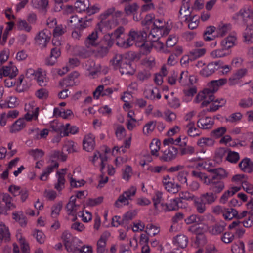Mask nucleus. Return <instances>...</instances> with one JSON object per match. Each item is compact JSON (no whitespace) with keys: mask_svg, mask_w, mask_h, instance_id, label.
<instances>
[{"mask_svg":"<svg viewBox=\"0 0 253 253\" xmlns=\"http://www.w3.org/2000/svg\"><path fill=\"white\" fill-rule=\"evenodd\" d=\"M237 16L241 17L242 21L247 28L253 25V12L249 9H241L237 13Z\"/></svg>","mask_w":253,"mask_h":253,"instance_id":"nucleus-9","label":"nucleus"},{"mask_svg":"<svg viewBox=\"0 0 253 253\" xmlns=\"http://www.w3.org/2000/svg\"><path fill=\"white\" fill-rule=\"evenodd\" d=\"M83 143V148L85 151H91L94 149L95 146L94 137L91 134L86 135L84 137Z\"/></svg>","mask_w":253,"mask_h":253,"instance_id":"nucleus-20","label":"nucleus"},{"mask_svg":"<svg viewBox=\"0 0 253 253\" xmlns=\"http://www.w3.org/2000/svg\"><path fill=\"white\" fill-rule=\"evenodd\" d=\"M151 74L149 70H143L139 71L137 75L138 80L140 81H144L148 80L151 77Z\"/></svg>","mask_w":253,"mask_h":253,"instance_id":"nucleus-63","label":"nucleus"},{"mask_svg":"<svg viewBox=\"0 0 253 253\" xmlns=\"http://www.w3.org/2000/svg\"><path fill=\"white\" fill-rule=\"evenodd\" d=\"M18 72L17 68L10 62L8 66H3L0 69V78L3 76H9L10 79H12L16 76Z\"/></svg>","mask_w":253,"mask_h":253,"instance_id":"nucleus-8","label":"nucleus"},{"mask_svg":"<svg viewBox=\"0 0 253 253\" xmlns=\"http://www.w3.org/2000/svg\"><path fill=\"white\" fill-rule=\"evenodd\" d=\"M214 141L211 138H202L199 139L197 142V144L201 147L204 146H211L213 145Z\"/></svg>","mask_w":253,"mask_h":253,"instance_id":"nucleus-56","label":"nucleus"},{"mask_svg":"<svg viewBox=\"0 0 253 253\" xmlns=\"http://www.w3.org/2000/svg\"><path fill=\"white\" fill-rule=\"evenodd\" d=\"M226 223L223 221L216 223L215 224L209 227V232L212 235L221 234L225 230Z\"/></svg>","mask_w":253,"mask_h":253,"instance_id":"nucleus-13","label":"nucleus"},{"mask_svg":"<svg viewBox=\"0 0 253 253\" xmlns=\"http://www.w3.org/2000/svg\"><path fill=\"white\" fill-rule=\"evenodd\" d=\"M174 242L176 246L184 249L187 245L188 238L184 235H179L175 238Z\"/></svg>","mask_w":253,"mask_h":253,"instance_id":"nucleus-37","label":"nucleus"},{"mask_svg":"<svg viewBox=\"0 0 253 253\" xmlns=\"http://www.w3.org/2000/svg\"><path fill=\"white\" fill-rule=\"evenodd\" d=\"M139 6L136 3L126 4L124 7V11L127 16L133 15V19H135V15L139 9Z\"/></svg>","mask_w":253,"mask_h":253,"instance_id":"nucleus-30","label":"nucleus"},{"mask_svg":"<svg viewBox=\"0 0 253 253\" xmlns=\"http://www.w3.org/2000/svg\"><path fill=\"white\" fill-rule=\"evenodd\" d=\"M67 28L65 25H59L55 27L53 30V35L54 38L60 36L66 32Z\"/></svg>","mask_w":253,"mask_h":253,"instance_id":"nucleus-59","label":"nucleus"},{"mask_svg":"<svg viewBox=\"0 0 253 253\" xmlns=\"http://www.w3.org/2000/svg\"><path fill=\"white\" fill-rule=\"evenodd\" d=\"M17 28L20 30H24L29 32L32 27L25 20H19L17 23Z\"/></svg>","mask_w":253,"mask_h":253,"instance_id":"nucleus-57","label":"nucleus"},{"mask_svg":"<svg viewBox=\"0 0 253 253\" xmlns=\"http://www.w3.org/2000/svg\"><path fill=\"white\" fill-rule=\"evenodd\" d=\"M112 62L115 68L119 69L122 75H132L135 72V69L132 66L129 60L126 58H123L122 55H116L112 59Z\"/></svg>","mask_w":253,"mask_h":253,"instance_id":"nucleus-3","label":"nucleus"},{"mask_svg":"<svg viewBox=\"0 0 253 253\" xmlns=\"http://www.w3.org/2000/svg\"><path fill=\"white\" fill-rule=\"evenodd\" d=\"M244 42L249 44L253 42V25L246 28L243 33Z\"/></svg>","mask_w":253,"mask_h":253,"instance_id":"nucleus-38","label":"nucleus"},{"mask_svg":"<svg viewBox=\"0 0 253 253\" xmlns=\"http://www.w3.org/2000/svg\"><path fill=\"white\" fill-rule=\"evenodd\" d=\"M178 154V150L173 146L169 147L163 151V155L160 157V160L163 162H170L175 159Z\"/></svg>","mask_w":253,"mask_h":253,"instance_id":"nucleus-7","label":"nucleus"},{"mask_svg":"<svg viewBox=\"0 0 253 253\" xmlns=\"http://www.w3.org/2000/svg\"><path fill=\"white\" fill-rule=\"evenodd\" d=\"M237 211L233 208H224L223 216L226 220H230L233 218H236Z\"/></svg>","mask_w":253,"mask_h":253,"instance_id":"nucleus-40","label":"nucleus"},{"mask_svg":"<svg viewBox=\"0 0 253 253\" xmlns=\"http://www.w3.org/2000/svg\"><path fill=\"white\" fill-rule=\"evenodd\" d=\"M98 33L97 31L94 30L86 37L85 40V44L88 47H96L99 43L98 42Z\"/></svg>","mask_w":253,"mask_h":253,"instance_id":"nucleus-18","label":"nucleus"},{"mask_svg":"<svg viewBox=\"0 0 253 253\" xmlns=\"http://www.w3.org/2000/svg\"><path fill=\"white\" fill-rule=\"evenodd\" d=\"M214 124V121L209 117L199 119L197 122V126L202 129H211Z\"/></svg>","mask_w":253,"mask_h":253,"instance_id":"nucleus-17","label":"nucleus"},{"mask_svg":"<svg viewBox=\"0 0 253 253\" xmlns=\"http://www.w3.org/2000/svg\"><path fill=\"white\" fill-rule=\"evenodd\" d=\"M193 202L194 206L196 209V211L200 214L204 213L206 210V204L199 197H197Z\"/></svg>","mask_w":253,"mask_h":253,"instance_id":"nucleus-34","label":"nucleus"},{"mask_svg":"<svg viewBox=\"0 0 253 253\" xmlns=\"http://www.w3.org/2000/svg\"><path fill=\"white\" fill-rule=\"evenodd\" d=\"M35 95L40 99H46L48 97L49 92L46 89L42 88L36 91Z\"/></svg>","mask_w":253,"mask_h":253,"instance_id":"nucleus-64","label":"nucleus"},{"mask_svg":"<svg viewBox=\"0 0 253 253\" xmlns=\"http://www.w3.org/2000/svg\"><path fill=\"white\" fill-rule=\"evenodd\" d=\"M187 135L191 137L199 136L201 134L200 128L195 126L194 122H189L185 126Z\"/></svg>","mask_w":253,"mask_h":253,"instance_id":"nucleus-19","label":"nucleus"},{"mask_svg":"<svg viewBox=\"0 0 253 253\" xmlns=\"http://www.w3.org/2000/svg\"><path fill=\"white\" fill-rule=\"evenodd\" d=\"M12 218L22 227H26L27 224V218L22 211H15L12 213Z\"/></svg>","mask_w":253,"mask_h":253,"instance_id":"nucleus-24","label":"nucleus"},{"mask_svg":"<svg viewBox=\"0 0 253 253\" xmlns=\"http://www.w3.org/2000/svg\"><path fill=\"white\" fill-rule=\"evenodd\" d=\"M240 156L238 152L229 150L226 160L232 163H236L239 160Z\"/></svg>","mask_w":253,"mask_h":253,"instance_id":"nucleus-54","label":"nucleus"},{"mask_svg":"<svg viewBox=\"0 0 253 253\" xmlns=\"http://www.w3.org/2000/svg\"><path fill=\"white\" fill-rule=\"evenodd\" d=\"M199 198L206 204L211 205L217 200V195L210 191L202 194Z\"/></svg>","mask_w":253,"mask_h":253,"instance_id":"nucleus-21","label":"nucleus"},{"mask_svg":"<svg viewBox=\"0 0 253 253\" xmlns=\"http://www.w3.org/2000/svg\"><path fill=\"white\" fill-rule=\"evenodd\" d=\"M216 70V68H214L213 65L211 63L200 71V74L204 77H208L213 73Z\"/></svg>","mask_w":253,"mask_h":253,"instance_id":"nucleus-48","label":"nucleus"},{"mask_svg":"<svg viewBox=\"0 0 253 253\" xmlns=\"http://www.w3.org/2000/svg\"><path fill=\"white\" fill-rule=\"evenodd\" d=\"M114 90H117L116 88L108 87L104 89V85H100L97 87L93 93V96L96 99H98L100 96H108L111 94Z\"/></svg>","mask_w":253,"mask_h":253,"instance_id":"nucleus-12","label":"nucleus"},{"mask_svg":"<svg viewBox=\"0 0 253 253\" xmlns=\"http://www.w3.org/2000/svg\"><path fill=\"white\" fill-rule=\"evenodd\" d=\"M247 73V70L245 68L238 70L229 78L228 84L230 86H233L241 83V79L245 76Z\"/></svg>","mask_w":253,"mask_h":253,"instance_id":"nucleus-10","label":"nucleus"},{"mask_svg":"<svg viewBox=\"0 0 253 253\" xmlns=\"http://www.w3.org/2000/svg\"><path fill=\"white\" fill-rule=\"evenodd\" d=\"M157 125V122L151 121L148 122L143 128V133L145 135L152 132L155 129Z\"/></svg>","mask_w":253,"mask_h":253,"instance_id":"nucleus-51","label":"nucleus"},{"mask_svg":"<svg viewBox=\"0 0 253 253\" xmlns=\"http://www.w3.org/2000/svg\"><path fill=\"white\" fill-rule=\"evenodd\" d=\"M239 167L245 172L251 173L253 171V163L248 158L243 159L239 164Z\"/></svg>","mask_w":253,"mask_h":253,"instance_id":"nucleus-22","label":"nucleus"},{"mask_svg":"<svg viewBox=\"0 0 253 253\" xmlns=\"http://www.w3.org/2000/svg\"><path fill=\"white\" fill-rule=\"evenodd\" d=\"M61 55L60 49L56 47L51 49L50 56L45 60V64L48 66H53L57 62V58Z\"/></svg>","mask_w":253,"mask_h":253,"instance_id":"nucleus-15","label":"nucleus"},{"mask_svg":"<svg viewBox=\"0 0 253 253\" xmlns=\"http://www.w3.org/2000/svg\"><path fill=\"white\" fill-rule=\"evenodd\" d=\"M253 104V99L251 97L241 99L239 103V106L243 108H248Z\"/></svg>","mask_w":253,"mask_h":253,"instance_id":"nucleus-61","label":"nucleus"},{"mask_svg":"<svg viewBox=\"0 0 253 253\" xmlns=\"http://www.w3.org/2000/svg\"><path fill=\"white\" fill-rule=\"evenodd\" d=\"M160 207H162L163 211L165 212L177 211L180 208H182V201L180 198L171 199L169 203H162Z\"/></svg>","mask_w":253,"mask_h":253,"instance_id":"nucleus-6","label":"nucleus"},{"mask_svg":"<svg viewBox=\"0 0 253 253\" xmlns=\"http://www.w3.org/2000/svg\"><path fill=\"white\" fill-rule=\"evenodd\" d=\"M78 240L77 239H74L72 240L69 244H68L66 246H65V248L66 250L69 252H72L73 253H80L79 250L80 249V246L78 245Z\"/></svg>","mask_w":253,"mask_h":253,"instance_id":"nucleus-39","label":"nucleus"},{"mask_svg":"<svg viewBox=\"0 0 253 253\" xmlns=\"http://www.w3.org/2000/svg\"><path fill=\"white\" fill-rule=\"evenodd\" d=\"M50 158L52 159V161L53 162L54 159H61L62 161L66 160V156L63 154V152L59 151H53L51 152L50 154Z\"/></svg>","mask_w":253,"mask_h":253,"instance_id":"nucleus-62","label":"nucleus"},{"mask_svg":"<svg viewBox=\"0 0 253 253\" xmlns=\"http://www.w3.org/2000/svg\"><path fill=\"white\" fill-rule=\"evenodd\" d=\"M186 12L185 22L188 24V28L191 30L196 28L199 23V17L197 15H191V12L189 10L185 11Z\"/></svg>","mask_w":253,"mask_h":253,"instance_id":"nucleus-14","label":"nucleus"},{"mask_svg":"<svg viewBox=\"0 0 253 253\" xmlns=\"http://www.w3.org/2000/svg\"><path fill=\"white\" fill-rule=\"evenodd\" d=\"M203 217L200 216L197 214H192L185 219V221L187 224H191L196 223L199 224L203 220Z\"/></svg>","mask_w":253,"mask_h":253,"instance_id":"nucleus-47","label":"nucleus"},{"mask_svg":"<svg viewBox=\"0 0 253 253\" xmlns=\"http://www.w3.org/2000/svg\"><path fill=\"white\" fill-rule=\"evenodd\" d=\"M162 199V194L160 192H157L152 198L155 209L159 211H163L162 207H160V205L163 203Z\"/></svg>","mask_w":253,"mask_h":253,"instance_id":"nucleus-35","label":"nucleus"},{"mask_svg":"<svg viewBox=\"0 0 253 253\" xmlns=\"http://www.w3.org/2000/svg\"><path fill=\"white\" fill-rule=\"evenodd\" d=\"M136 213L135 211H127L123 216V224L124 227L127 230L130 228L128 225L130 222L135 217Z\"/></svg>","mask_w":253,"mask_h":253,"instance_id":"nucleus-27","label":"nucleus"},{"mask_svg":"<svg viewBox=\"0 0 253 253\" xmlns=\"http://www.w3.org/2000/svg\"><path fill=\"white\" fill-rule=\"evenodd\" d=\"M147 34L144 31H135L131 30L126 38V42H120L119 44L124 46V48H127L132 46L134 43L137 46H143L146 45Z\"/></svg>","mask_w":253,"mask_h":253,"instance_id":"nucleus-2","label":"nucleus"},{"mask_svg":"<svg viewBox=\"0 0 253 253\" xmlns=\"http://www.w3.org/2000/svg\"><path fill=\"white\" fill-rule=\"evenodd\" d=\"M26 126L25 121L24 118H19L11 126L10 132L11 133H17L23 129Z\"/></svg>","mask_w":253,"mask_h":253,"instance_id":"nucleus-23","label":"nucleus"},{"mask_svg":"<svg viewBox=\"0 0 253 253\" xmlns=\"http://www.w3.org/2000/svg\"><path fill=\"white\" fill-rule=\"evenodd\" d=\"M124 32L125 28L123 26H119L116 29H115L113 32L110 33L112 37L113 38V40H116V44L120 47L124 48V46L121 45L119 44L120 42H126V39H124Z\"/></svg>","mask_w":253,"mask_h":253,"instance_id":"nucleus-11","label":"nucleus"},{"mask_svg":"<svg viewBox=\"0 0 253 253\" xmlns=\"http://www.w3.org/2000/svg\"><path fill=\"white\" fill-rule=\"evenodd\" d=\"M226 131V128L224 126L219 127L211 132V135L215 138H218L223 135Z\"/></svg>","mask_w":253,"mask_h":253,"instance_id":"nucleus-60","label":"nucleus"},{"mask_svg":"<svg viewBox=\"0 0 253 253\" xmlns=\"http://www.w3.org/2000/svg\"><path fill=\"white\" fill-rule=\"evenodd\" d=\"M229 150L226 148H219L215 152V159L217 162H221Z\"/></svg>","mask_w":253,"mask_h":253,"instance_id":"nucleus-52","label":"nucleus"},{"mask_svg":"<svg viewBox=\"0 0 253 253\" xmlns=\"http://www.w3.org/2000/svg\"><path fill=\"white\" fill-rule=\"evenodd\" d=\"M34 79L41 86H45L47 84L48 79L46 77V75L44 74L41 69H38V70L36 71V76Z\"/></svg>","mask_w":253,"mask_h":253,"instance_id":"nucleus-25","label":"nucleus"},{"mask_svg":"<svg viewBox=\"0 0 253 253\" xmlns=\"http://www.w3.org/2000/svg\"><path fill=\"white\" fill-rule=\"evenodd\" d=\"M32 235L36 239L38 243L40 244L44 243L45 240V236L42 231L35 229L33 231Z\"/></svg>","mask_w":253,"mask_h":253,"instance_id":"nucleus-53","label":"nucleus"},{"mask_svg":"<svg viewBox=\"0 0 253 253\" xmlns=\"http://www.w3.org/2000/svg\"><path fill=\"white\" fill-rule=\"evenodd\" d=\"M51 33L46 29L42 30L36 35L35 37V43L40 48H45L50 41Z\"/></svg>","mask_w":253,"mask_h":253,"instance_id":"nucleus-4","label":"nucleus"},{"mask_svg":"<svg viewBox=\"0 0 253 253\" xmlns=\"http://www.w3.org/2000/svg\"><path fill=\"white\" fill-rule=\"evenodd\" d=\"M56 173L58 175V181L57 183L55 184L54 188L58 191H60L64 188V184L65 182L64 175L65 173H61L59 171H57Z\"/></svg>","mask_w":253,"mask_h":253,"instance_id":"nucleus-45","label":"nucleus"},{"mask_svg":"<svg viewBox=\"0 0 253 253\" xmlns=\"http://www.w3.org/2000/svg\"><path fill=\"white\" fill-rule=\"evenodd\" d=\"M231 251L233 253H245V245L243 241H239L234 243L231 246Z\"/></svg>","mask_w":253,"mask_h":253,"instance_id":"nucleus-46","label":"nucleus"},{"mask_svg":"<svg viewBox=\"0 0 253 253\" xmlns=\"http://www.w3.org/2000/svg\"><path fill=\"white\" fill-rule=\"evenodd\" d=\"M59 164L57 162H55L52 166H48L46 170L41 174L40 178V180L42 181L47 180L49 174L53 171L54 168H57Z\"/></svg>","mask_w":253,"mask_h":253,"instance_id":"nucleus-42","label":"nucleus"},{"mask_svg":"<svg viewBox=\"0 0 253 253\" xmlns=\"http://www.w3.org/2000/svg\"><path fill=\"white\" fill-rule=\"evenodd\" d=\"M109 236V232H105L101 236L97 243V253H107L108 250L106 249V240Z\"/></svg>","mask_w":253,"mask_h":253,"instance_id":"nucleus-16","label":"nucleus"},{"mask_svg":"<svg viewBox=\"0 0 253 253\" xmlns=\"http://www.w3.org/2000/svg\"><path fill=\"white\" fill-rule=\"evenodd\" d=\"M206 52V50L205 48H195L189 51V56H190L191 58H192V60L193 61H194L196 59L203 56L205 54Z\"/></svg>","mask_w":253,"mask_h":253,"instance_id":"nucleus-33","label":"nucleus"},{"mask_svg":"<svg viewBox=\"0 0 253 253\" xmlns=\"http://www.w3.org/2000/svg\"><path fill=\"white\" fill-rule=\"evenodd\" d=\"M10 239V234L8 229L4 223H0V245L3 241L8 242Z\"/></svg>","mask_w":253,"mask_h":253,"instance_id":"nucleus-26","label":"nucleus"},{"mask_svg":"<svg viewBox=\"0 0 253 253\" xmlns=\"http://www.w3.org/2000/svg\"><path fill=\"white\" fill-rule=\"evenodd\" d=\"M97 47L95 51V55L98 58H103L108 53L109 48L101 45L100 43L97 44Z\"/></svg>","mask_w":253,"mask_h":253,"instance_id":"nucleus-44","label":"nucleus"},{"mask_svg":"<svg viewBox=\"0 0 253 253\" xmlns=\"http://www.w3.org/2000/svg\"><path fill=\"white\" fill-rule=\"evenodd\" d=\"M88 0H77L75 3V7L78 12H84L89 6Z\"/></svg>","mask_w":253,"mask_h":253,"instance_id":"nucleus-32","label":"nucleus"},{"mask_svg":"<svg viewBox=\"0 0 253 253\" xmlns=\"http://www.w3.org/2000/svg\"><path fill=\"white\" fill-rule=\"evenodd\" d=\"M192 176L199 178L204 184H206L210 178L205 173L198 170H192L191 172Z\"/></svg>","mask_w":253,"mask_h":253,"instance_id":"nucleus-50","label":"nucleus"},{"mask_svg":"<svg viewBox=\"0 0 253 253\" xmlns=\"http://www.w3.org/2000/svg\"><path fill=\"white\" fill-rule=\"evenodd\" d=\"M235 239V235L230 232H225L221 236V240L225 244L232 243Z\"/></svg>","mask_w":253,"mask_h":253,"instance_id":"nucleus-55","label":"nucleus"},{"mask_svg":"<svg viewBox=\"0 0 253 253\" xmlns=\"http://www.w3.org/2000/svg\"><path fill=\"white\" fill-rule=\"evenodd\" d=\"M153 26L154 28L151 29L150 35H151L153 38H157L159 35L157 34L156 35H153V33L155 32L156 31H157V32L160 31V34H161L162 30L164 28L163 20L160 19H154Z\"/></svg>","mask_w":253,"mask_h":253,"instance_id":"nucleus-28","label":"nucleus"},{"mask_svg":"<svg viewBox=\"0 0 253 253\" xmlns=\"http://www.w3.org/2000/svg\"><path fill=\"white\" fill-rule=\"evenodd\" d=\"M226 103V100L221 98L220 99L213 100L209 108L206 109L207 112H214L217 110L220 107L224 106Z\"/></svg>","mask_w":253,"mask_h":253,"instance_id":"nucleus-31","label":"nucleus"},{"mask_svg":"<svg viewBox=\"0 0 253 253\" xmlns=\"http://www.w3.org/2000/svg\"><path fill=\"white\" fill-rule=\"evenodd\" d=\"M99 43L101 45H103L104 46L110 48L114 44L113 38L112 37V36H111L110 33L105 34L103 36V38L100 41Z\"/></svg>","mask_w":253,"mask_h":253,"instance_id":"nucleus-41","label":"nucleus"},{"mask_svg":"<svg viewBox=\"0 0 253 253\" xmlns=\"http://www.w3.org/2000/svg\"><path fill=\"white\" fill-rule=\"evenodd\" d=\"M180 185L178 184H175L174 182H169L165 186V189L169 192L172 193H176L179 191Z\"/></svg>","mask_w":253,"mask_h":253,"instance_id":"nucleus-58","label":"nucleus"},{"mask_svg":"<svg viewBox=\"0 0 253 253\" xmlns=\"http://www.w3.org/2000/svg\"><path fill=\"white\" fill-rule=\"evenodd\" d=\"M115 11V8L111 7L105 10L103 13L99 16L100 21L97 24V26L100 31H102L103 27H106L108 29L112 28L111 25V21L107 20V18L111 15H112Z\"/></svg>","mask_w":253,"mask_h":253,"instance_id":"nucleus-5","label":"nucleus"},{"mask_svg":"<svg viewBox=\"0 0 253 253\" xmlns=\"http://www.w3.org/2000/svg\"><path fill=\"white\" fill-rule=\"evenodd\" d=\"M208 171L213 175L210 178L206 185H209L210 191L217 195L225 188V184L222 180L227 177L228 173L222 168L210 169Z\"/></svg>","mask_w":253,"mask_h":253,"instance_id":"nucleus-1","label":"nucleus"},{"mask_svg":"<svg viewBox=\"0 0 253 253\" xmlns=\"http://www.w3.org/2000/svg\"><path fill=\"white\" fill-rule=\"evenodd\" d=\"M81 20L80 21L79 24L77 25V29L83 30L84 28L91 25L92 19L88 18L87 17L81 18Z\"/></svg>","mask_w":253,"mask_h":253,"instance_id":"nucleus-49","label":"nucleus"},{"mask_svg":"<svg viewBox=\"0 0 253 253\" xmlns=\"http://www.w3.org/2000/svg\"><path fill=\"white\" fill-rule=\"evenodd\" d=\"M62 126L63 129V136H68L69 133L75 134L78 131V128L76 126H71L68 123Z\"/></svg>","mask_w":253,"mask_h":253,"instance_id":"nucleus-43","label":"nucleus"},{"mask_svg":"<svg viewBox=\"0 0 253 253\" xmlns=\"http://www.w3.org/2000/svg\"><path fill=\"white\" fill-rule=\"evenodd\" d=\"M236 38L234 36H228L225 39L223 40L221 42L222 47L223 49L227 50L233 47Z\"/></svg>","mask_w":253,"mask_h":253,"instance_id":"nucleus-36","label":"nucleus"},{"mask_svg":"<svg viewBox=\"0 0 253 253\" xmlns=\"http://www.w3.org/2000/svg\"><path fill=\"white\" fill-rule=\"evenodd\" d=\"M144 93L145 98L152 100H155L156 98L159 99L161 97L159 89L157 87L153 89H145Z\"/></svg>","mask_w":253,"mask_h":253,"instance_id":"nucleus-29","label":"nucleus"}]
</instances>
